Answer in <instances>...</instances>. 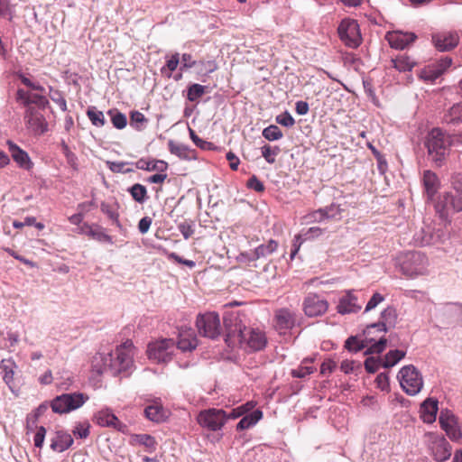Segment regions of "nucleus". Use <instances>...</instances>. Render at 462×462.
Listing matches in <instances>:
<instances>
[{
    "label": "nucleus",
    "instance_id": "obj_1",
    "mask_svg": "<svg viewBox=\"0 0 462 462\" xmlns=\"http://www.w3.org/2000/svg\"><path fill=\"white\" fill-rule=\"evenodd\" d=\"M225 341L230 347L240 346L253 351L262 350L266 343L264 333L259 329L246 328L238 313L231 312L224 316Z\"/></svg>",
    "mask_w": 462,
    "mask_h": 462
},
{
    "label": "nucleus",
    "instance_id": "obj_2",
    "mask_svg": "<svg viewBox=\"0 0 462 462\" xmlns=\"http://www.w3.org/2000/svg\"><path fill=\"white\" fill-rule=\"evenodd\" d=\"M134 346L131 341H126L117 346L115 353L106 356L99 355L103 366L98 373L110 372L112 375L127 372L133 365Z\"/></svg>",
    "mask_w": 462,
    "mask_h": 462
},
{
    "label": "nucleus",
    "instance_id": "obj_3",
    "mask_svg": "<svg viewBox=\"0 0 462 462\" xmlns=\"http://www.w3.org/2000/svg\"><path fill=\"white\" fill-rule=\"evenodd\" d=\"M253 407L252 402H247L245 405L232 409L229 412L222 409H208L201 411L197 420L201 427L208 430L217 431L221 430L226 420L236 419L250 411Z\"/></svg>",
    "mask_w": 462,
    "mask_h": 462
},
{
    "label": "nucleus",
    "instance_id": "obj_4",
    "mask_svg": "<svg viewBox=\"0 0 462 462\" xmlns=\"http://www.w3.org/2000/svg\"><path fill=\"white\" fill-rule=\"evenodd\" d=\"M425 147L431 161L438 166L444 162L451 145V137L439 128H433L427 135Z\"/></svg>",
    "mask_w": 462,
    "mask_h": 462
},
{
    "label": "nucleus",
    "instance_id": "obj_5",
    "mask_svg": "<svg viewBox=\"0 0 462 462\" xmlns=\"http://www.w3.org/2000/svg\"><path fill=\"white\" fill-rule=\"evenodd\" d=\"M399 262L402 273L408 277L414 278L428 273L429 261L420 252L404 253Z\"/></svg>",
    "mask_w": 462,
    "mask_h": 462
},
{
    "label": "nucleus",
    "instance_id": "obj_6",
    "mask_svg": "<svg viewBox=\"0 0 462 462\" xmlns=\"http://www.w3.org/2000/svg\"><path fill=\"white\" fill-rule=\"evenodd\" d=\"M88 400V396L81 393H63L55 397L51 407L53 412L63 414L75 411Z\"/></svg>",
    "mask_w": 462,
    "mask_h": 462
},
{
    "label": "nucleus",
    "instance_id": "obj_7",
    "mask_svg": "<svg viewBox=\"0 0 462 462\" xmlns=\"http://www.w3.org/2000/svg\"><path fill=\"white\" fill-rule=\"evenodd\" d=\"M402 390L409 395L418 394L423 386V380L419 370L412 365L403 366L398 374Z\"/></svg>",
    "mask_w": 462,
    "mask_h": 462
},
{
    "label": "nucleus",
    "instance_id": "obj_8",
    "mask_svg": "<svg viewBox=\"0 0 462 462\" xmlns=\"http://www.w3.org/2000/svg\"><path fill=\"white\" fill-rule=\"evenodd\" d=\"M175 350V341L172 338H162L148 345L147 355L149 359L156 363H167L171 360Z\"/></svg>",
    "mask_w": 462,
    "mask_h": 462
},
{
    "label": "nucleus",
    "instance_id": "obj_9",
    "mask_svg": "<svg viewBox=\"0 0 462 462\" xmlns=\"http://www.w3.org/2000/svg\"><path fill=\"white\" fill-rule=\"evenodd\" d=\"M364 336V339H361L357 336L349 337L345 342V348L349 352L354 353H357L365 348H367L365 352V355L380 354L385 349L387 344V339L385 337H382L378 339V341L372 344L373 341L367 340L365 334Z\"/></svg>",
    "mask_w": 462,
    "mask_h": 462
},
{
    "label": "nucleus",
    "instance_id": "obj_10",
    "mask_svg": "<svg viewBox=\"0 0 462 462\" xmlns=\"http://www.w3.org/2000/svg\"><path fill=\"white\" fill-rule=\"evenodd\" d=\"M196 326L199 335L216 339L221 334L219 316L216 312H208L197 317Z\"/></svg>",
    "mask_w": 462,
    "mask_h": 462
},
{
    "label": "nucleus",
    "instance_id": "obj_11",
    "mask_svg": "<svg viewBox=\"0 0 462 462\" xmlns=\"http://www.w3.org/2000/svg\"><path fill=\"white\" fill-rule=\"evenodd\" d=\"M340 40L349 48H357L362 42L359 25L356 20L343 19L338 25Z\"/></svg>",
    "mask_w": 462,
    "mask_h": 462
},
{
    "label": "nucleus",
    "instance_id": "obj_12",
    "mask_svg": "<svg viewBox=\"0 0 462 462\" xmlns=\"http://www.w3.org/2000/svg\"><path fill=\"white\" fill-rule=\"evenodd\" d=\"M345 209L340 205L332 203L328 207L319 208L302 217V224L315 222L334 221L343 217Z\"/></svg>",
    "mask_w": 462,
    "mask_h": 462
},
{
    "label": "nucleus",
    "instance_id": "obj_13",
    "mask_svg": "<svg viewBox=\"0 0 462 462\" xmlns=\"http://www.w3.org/2000/svg\"><path fill=\"white\" fill-rule=\"evenodd\" d=\"M436 211L440 218L446 219L449 213L462 210V194L445 192L436 204Z\"/></svg>",
    "mask_w": 462,
    "mask_h": 462
},
{
    "label": "nucleus",
    "instance_id": "obj_14",
    "mask_svg": "<svg viewBox=\"0 0 462 462\" xmlns=\"http://www.w3.org/2000/svg\"><path fill=\"white\" fill-rule=\"evenodd\" d=\"M397 314L396 310L393 307H387L381 313V320L377 323L368 325L364 330L366 339L374 341L375 338L372 337V334L377 332H387V326L393 327L395 325Z\"/></svg>",
    "mask_w": 462,
    "mask_h": 462
},
{
    "label": "nucleus",
    "instance_id": "obj_15",
    "mask_svg": "<svg viewBox=\"0 0 462 462\" xmlns=\"http://www.w3.org/2000/svg\"><path fill=\"white\" fill-rule=\"evenodd\" d=\"M439 422L441 429L445 430L452 441H459L462 439V431L458 426L457 418L451 411L448 409L441 410Z\"/></svg>",
    "mask_w": 462,
    "mask_h": 462
},
{
    "label": "nucleus",
    "instance_id": "obj_16",
    "mask_svg": "<svg viewBox=\"0 0 462 462\" xmlns=\"http://www.w3.org/2000/svg\"><path fill=\"white\" fill-rule=\"evenodd\" d=\"M24 122L27 129L35 135H42L48 130L44 116L35 107L25 109Z\"/></svg>",
    "mask_w": 462,
    "mask_h": 462
},
{
    "label": "nucleus",
    "instance_id": "obj_17",
    "mask_svg": "<svg viewBox=\"0 0 462 462\" xmlns=\"http://www.w3.org/2000/svg\"><path fill=\"white\" fill-rule=\"evenodd\" d=\"M431 42L439 51H450L458 45L459 35L456 31L439 32L432 33Z\"/></svg>",
    "mask_w": 462,
    "mask_h": 462
},
{
    "label": "nucleus",
    "instance_id": "obj_18",
    "mask_svg": "<svg viewBox=\"0 0 462 462\" xmlns=\"http://www.w3.org/2000/svg\"><path fill=\"white\" fill-rule=\"evenodd\" d=\"M95 421L101 427H110L116 430L125 433L128 427L121 422L118 418L108 408L97 411L94 417Z\"/></svg>",
    "mask_w": 462,
    "mask_h": 462
},
{
    "label": "nucleus",
    "instance_id": "obj_19",
    "mask_svg": "<svg viewBox=\"0 0 462 462\" xmlns=\"http://www.w3.org/2000/svg\"><path fill=\"white\" fill-rule=\"evenodd\" d=\"M328 302L317 294H309L303 302V310L309 317H318L328 310Z\"/></svg>",
    "mask_w": 462,
    "mask_h": 462
},
{
    "label": "nucleus",
    "instance_id": "obj_20",
    "mask_svg": "<svg viewBox=\"0 0 462 462\" xmlns=\"http://www.w3.org/2000/svg\"><path fill=\"white\" fill-rule=\"evenodd\" d=\"M363 301H360L355 294V291H348L343 295L337 304V311L340 314L356 313L362 309Z\"/></svg>",
    "mask_w": 462,
    "mask_h": 462
},
{
    "label": "nucleus",
    "instance_id": "obj_21",
    "mask_svg": "<svg viewBox=\"0 0 462 462\" xmlns=\"http://www.w3.org/2000/svg\"><path fill=\"white\" fill-rule=\"evenodd\" d=\"M430 449L436 461L444 462L451 457L452 448L443 436H434Z\"/></svg>",
    "mask_w": 462,
    "mask_h": 462
},
{
    "label": "nucleus",
    "instance_id": "obj_22",
    "mask_svg": "<svg viewBox=\"0 0 462 462\" xmlns=\"http://www.w3.org/2000/svg\"><path fill=\"white\" fill-rule=\"evenodd\" d=\"M15 99L18 103L28 107H33L32 105H36L38 107L44 108L48 104V99L40 94H32L25 90L19 88L16 92Z\"/></svg>",
    "mask_w": 462,
    "mask_h": 462
},
{
    "label": "nucleus",
    "instance_id": "obj_23",
    "mask_svg": "<svg viewBox=\"0 0 462 462\" xmlns=\"http://www.w3.org/2000/svg\"><path fill=\"white\" fill-rule=\"evenodd\" d=\"M392 48L402 50L412 43L417 36L413 32H393L386 35Z\"/></svg>",
    "mask_w": 462,
    "mask_h": 462
},
{
    "label": "nucleus",
    "instance_id": "obj_24",
    "mask_svg": "<svg viewBox=\"0 0 462 462\" xmlns=\"http://www.w3.org/2000/svg\"><path fill=\"white\" fill-rule=\"evenodd\" d=\"M403 240H409L416 246H426L435 244L439 236L438 233H402Z\"/></svg>",
    "mask_w": 462,
    "mask_h": 462
},
{
    "label": "nucleus",
    "instance_id": "obj_25",
    "mask_svg": "<svg viewBox=\"0 0 462 462\" xmlns=\"http://www.w3.org/2000/svg\"><path fill=\"white\" fill-rule=\"evenodd\" d=\"M176 348L185 352L192 351L198 346V339L191 328L181 329L179 332V339L175 343Z\"/></svg>",
    "mask_w": 462,
    "mask_h": 462
},
{
    "label": "nucleus",
    "instance_id": "obj_26",
    "mask_svg": "<svg viewBox=\"0 0 462 462\" xmlns=\"http://www.w3.org/2000/svg\"><path fill=\"white\" fill-rule=\"evenodd\" d=\"M6 145L8 146L12 158L21 168L30 170L32 167V162L25 151L22 150L16 143L10 140L6 142Z\"/></svg>",
    "mask_w": 462,
    "mask_h": 462
},
{
    "label": "nucleus",
    "instance_id": "obj_27",
    "mask_svg": "<svg viewBox=\"0 0 462 462\" xmlns=\"http://www.w3.org/2000/svg\"><path fill=\"white\" fill-rule=\"evenodd\" d=\"M74 440L71 435L64 430H57L51 439V448L55 452H63L69 448Z\"/></svg>",
    "mask_w": 462,
    "mask_h": 462
},
{
    "label": "nucleus",
    "instance_id": "obj_28",
    "mask_svg": "<svg viewBox=\"0 0 462 462\" xmlns=\"http://www.w3.org/2000/svg\"><path fill=\"white\" fill-rule=\"evenodd\" d=\"M143 412L149 420L156 423L162 422L168 418V411L157 402L146 406Z\"/></svg>",
    "mask_w": 462,
    "mask_h": 462
},
{
    "label": "nucleus",
    "instance_id": "obj_29",
    "mask_svg": "<svg viewBox=\"0 0 462 462\" xmlns=\"http://www.w3.org/2000/svg\"><path fill=\"white\" fill-rule=\"evenodd\" d=\"M278 247V243L275 240L270 239L267 245H260L251 254H242V256H246L248 261H255L260 258L267 257L272 254Z\"/></svg>",
    "mask_w": 462,
    "mask_h": 462
},
{
    "label": "nucleus",
    "instance_id": "obj_30",
    "mask_svg": "<svg viewBox=\"0 0 462 462\" xmlns=\"http://www.w3.org/2000/svg\"><path fill=\"white\" fill-rule=\"evenodd\" d=\"M420 410L424 422L431 423L435 421L438 412V401L428 398L422 402Z\"/></svg>",
    "mask_w": 462,
    "mask_h": 462
},
{
    "label": "nucleus",
    "instance_id": "obj_31",
    "mask_svg": "<svg viewBox=\"0 0 462 462\" xmlns=\"http://www.w3.org/2000/svg\"><path fill=\"white\" fill-rule=\"evenodd\" d=\"M422 180L428 198L432 199L439 187L437 175L430 171H425L423 173Z\"/></svg>",
    "mask_w": 462,
    "mask_h": 462
},
{
    "label": "nucleus",
    "instance_id": "obj_32",
    "mask_svg": "<svg viewBox=\"0 0 462 462\" xmlns=\"http://www.w3.org/2000/svg\"><path fill=\"white\" fill-rule=\"evenodd\" d=\"M135 166L137 169L144 170L147 171H165L168 168V164L160 160L154 161H145L143 159H140L135 162Z\"/></svg>",
    "mask_w": 462,
    "mask_h": 462
},
{
    "label": "nucleus",
    "instance_id": "obj_33",
    "mask_svg": "<svg viewBox=\"0 0 462 462\" xmlns=\"http://www.w3.org/2000/svg\"><path fill=\"white\" fill-rule=\"evenodd\" d=\"M263 417V412L260 410H255L253 412L245 415L236 425L237 430H244L255 425Z\"/></svg>",
    "mask_w": 462,
    "mask_h": 462
},
{
    "label": "nucleus",
    "instance_id": "obj_34",
    "mask_svg": "<svg viewBox=\"0 0 462 462\" xmlns=\"http://www.w3.org/2000/svg\"><path fill=\"white\" fill-rule=\"evenodd\" d=\"M168 148L171 153L178 156L180 159L189 160L191 158V150L185 144L179 143L173 140L168 142Z\"/></svg>",
    "mask_w": 462,
    "mask_h": 462
},
{
    "label": "nucleus",
    "instance_id": "obj_35",
    "mask_svg": "<svg viewBox=\"0 0 462 462\" xmlns=\"http://www.w3.org/2000/svg\"><path fill=\"white\" fill-rule=\"evenodd\" d=\"M277 326L280 329H287L293 326L294 317L288 310L282 309L276 313Z\"/></svg>",
    "mask_w": 462,
    "mask_h": 462
},
{
    "label": "nucleus",
    "instance_id": "obj_36",
    "mask_svg": "<svg viewBox=\"0 0 462 462\" xmlns=\"http://www.w3.org/2000/svg\"><path fill=\"white\" fill-rule=\"evenodd\" d=\"M405 356V352L402 350H391L385 356L383 362L384 368H390L395 365L400 360Z\"/></svg>",
    "mask_w": 462,
    "mask_h": 462
},
{
    "label": "nucleus",
    "instance_id": "obj_37",
    "mask_svg": "<svg viewBox=\"0 0 462 462\" xmlns=\"http://www.w3.org/2000/svg\"><path fill=\"white\" fill-rule=\"evenodd\" d=\"M393 67L399 71H409L414 67L415 62L405 55L397 56L393 60Z\"/></svg>",
    "mask_w": 462,
    "mask_h": 462
},
{
    "label": "nucleus",
    "instance_id": "obj_38",
    "mask_svg": "<svg viewBox=\"0 0 462 462\" xmlns=\"http://www.w3.org/2000/svg\"><path fill=\"white\" fill-rule=\"evenodd\" d=\"M107 115L111 118V122L116 129H124L127 125V118L125 114L119 112L117 109H110Z\"/></svg>",
    "mask_w": 462,
    "mask_h": 462
},
{
    "label": "nucleus",
    "instance_id": "obj_39",
    "mask_svg": "<svg viewBox=\"0 0 462 462\" xmlns=\"http://www.w3.org/2000/svg\"><path fill=\"white\" fill-rule=\"evenodd\" d=\"M87 116L92 125L97 127L104 126L106 124L105 116L102 111H99L95 106H90L87 110Z\"/></svg>",
    "mask_w": 462,
    "mask_h": 462
},
{
    "label": "nucleus",
    "instance_id": "obj_40",
    "mask_svg": "<svg viewBox=\"0 0 462 462\" xmlns=\"http://www.w3.org/2000/svg\"><path fill=\"white\" fill-rule=\"evenodd\" d=\"M134 440L139 444L144 446L149 451H153L156 448L155 439L148 434H137L134 435Z\"/></svg>",
    "mask_w": 462,
    "mask_h": 462
},
{
    "label": "nucleus",
    "instance_id": "obj_41",
    "mask_svg": "<svg viewBox=\"0 0 462 462\" xmlns=\"http://www.w3.org/2000/svg\"><path fill=\"white\" fill-rule=\"evenodd\" d=\"M205 86L194 83L188 88L187 98L191 102H196L205 94Z\"/></svg>",
    "mask_w": 462,
    "mask_h": 462
},
{
    "label": "nucleus",
    "instance_id": "obj_42",
    "mask_svg": "<svg viewBox=\"0 0 462 462\" xmlns=\"http://www.w3.org/2000/svg\"><path fill=\"white\" fill-rule=\"evenodd\" d=\"M262 134L268 141H276L283 136L281 129L275 125H271L265 127L263 130Z\"/></svg>",
    "mask_w": 462,
    "mask_h": 462
},
{
    "label": "nucleus",
    "instance_id": "obj_43",
    "mask_svg": "<svg viewBox=\"0 0 462 462\" xmlns=\"http://www.w3.org/2000/svg\"><path fill=\"white\" fill-rule=\"evenodd\" d=\"M439 71V70H438L432 64H430L421 69L420 77L425 81L434 82L441 76Z\"/></svg>",
    "mask_w": 462,
    "mask_h": 462
},
{
    "label": "nucleus",
    "instance_id": "obj_44",
    "mask_svg": "<svg viewBox=\"0 0 462 462\" xmlns=\"http://www.w3.org/2000/svg\"><path fill=\"white\" fill-rule=\"evenodd\" d=\"M133 199L139 202L143 203L146 199L147 190L146 188L143 185L141 184H134L129 189Z\"/></svg>",
    "mask_w": 462,
    "mask_h": 462
},
{
    "label": "nucleus",
    "instance_id": "obj_45",
    "mask_svg": "<svg viewBox=\"0 0 462 462\" xmlns=\"http://www.w3.org/2000/svg\"><path fill=\"white\" fill-rule=\"evenodd\" d=\"M280 151L278 146L272 147L265 144L262 147V156L268 163L272 164L275 162V157L279 154Z\"/></svg>",
    "mask_w": 462,
    "mask_h": 462
},
{
    "label": "nucleus",
    "instance_id": "obj_46",
    "mask_svg": "<svg viewBox=\"0 0 462 462\" xmlns=\"http://www.w3.org/2000/svg\"><path fill=\"white\" fill-rule=\"evenodd\" d=\"M101 211L106 214L112 221L116 223V226L120 227L118 223V213H117V205L116 204H108L103 202L101 204Z\"/></svg>",
    "mask_w": 462,
    "mask_h": 462
},
{
    "label": "nucleus",
    "instance_id": "obj_47",
    "mask_svg": "<svg viewBox=\"0 0 462 462\" xmlns=\"http://www.w3.org/2000/svg\"><path fill=\"white\" fill-rule=\"evenodd\" d=\"M34 226L37 229H43L44 226L42 223H35V218L32 217H27L24 218V221L14 220L12 222V226L15 229L23 228V226Z\"/></svg>",
    "mask_w": 462,
    "mask_h": 462
},
{
    "label": "nucleus",
    "instance_id": "obj_48",
    "mask_svg": "<svg viewBox=\"0 0 462 462\" xmlns=\"http://www.w3.org/2000/svg\"><path fill=\"white\" fill-rule=\"evenodd\" d=\"M143 123H147V119L139 111H133L130 115V125L136 130L140 131L143 128Z\"/></svg>",
    "mask_w": 462,
    "mask_h": 462
},
{
    "label": "nucleus",
    "instance_id": "obj_49",
    "mask_svg": "<svg viewBox=\"0 0 462 462\" xmlns=\"http://www.w3.org/2000/svg\"><path fill=\"white\" fill-rule=\"evenodd\" d=\"M13 364H11L9 361H5L3 360L1 362V368L3 369L4 371V375H3V379L5 381V383L11 388V383H13V380H14V371H13Z\"/></svg>",
    "mask_w": 462,
    "mask_h": 462
},
{
    "label": "nucleus",
    "instance_id": "obj_50",
    "mask_svg": "<svg viewBox=\"0 0 462 462\" xmlns=\"http://www.w3.org/2000/svg\"><path fill=\"white\" fill-rule=\"evenodd\" d=\"M340 369L345 374L354 373L358 369H361V364L356 361L344 360L340 365Z\"/></svg>",
    "mask_w": 462,
    "mask_h": 462
},
{
    "label": "nucleus",
    "instance_id": "obj_51",
    "mask_svg": "<svg viewBox=\"0 0 462 462\" xmlns=\"http://www.w3.org/2000/svg\"><path fill=\"white\" fill-rule=\"evenodd\" d=\"M189 135H190V138L191 140L193 141V143L199 148L201 149H204V150H209L211 149V146L213 145L211 143L209 142H207V141H204L202 140L201 138H199L194 130H192L191 128H189Z\"/></svg>",
    "mask_w": 462,
    "mask_h": 462
},
{
    "label": "nucleus",
    "instance_id": "obj_52",
    "mask_svg": "<svg viewBox=\"0 0 462 462\" xmlns=\"http://www.w3.org/2000/svg\"><path fill=\"white\" fill-rule=\"evenodd\" d=\"M60 145H61L62 152L65 155L68 163L70 166L75 167L77 160H78L77 156L75 155V153H73L70 151L69 147L68 146V144L64 141L61 142Z\"/></svg>",
    "mask_w": 462,
    "mask_h": 462
},
{
    "label": "nucleus",
    "instance_id": "obj_53",
    "mask_svg": "<svg viewBox=\"0 0 462 462\" xmlns=\"http://www.w3.org/2000/svg\"><path fill=\"white\" fill-rule=\"evenodd\" d=\"M276 122L285 127H291L295 124L294 118L289 112H284L275 118Z\"/></svg>",
    "mask_w": 462,
    "mask_h": 462
},
{
    "label": "nucleus",
    "instance_id": "obj_54",
    "mask_svg": "<svg viewBox=\"0 0 462 462\" xmlns=\"http://www.w3.org/2000/svg\"><path fill=\"white\" fill-rule=\"evenodd\" d=\"M89 427L90 426L88 423H79L74 428L72 433L74 434L75 437L86 439L89 435Z\"/></svg>",
    "mask_w": 462,
    "mask_h": 462
},
{
    "label": "nucleus",
    "instance_id": "obj_55",
    "mask_svg": "<svg viewBox=\"0 0 462 462\" xmlns=\"http://www.w3.org/2000/svg\"><path fill=\"white\" fill-rule=\"evenodd\" d=\"M383 300H384V297L381 293L375 292L372 296V298L368 300V302L365 306V312H368V311L374 310Z\"/></svg>",
    "mask_w": 462,
    "mask_h": 462
},
{
    "label": "nucleus",
    "instance_id": "obj_56",
    "mask_svg": "<svg viewBox=\"0 0 462 462\" xmlns=\"http://www.w3.org/2000/svg\"><path fill=\"white\" fill-rule=\"evenodd\" d=\"M381 360L375 357H367L365 361V368L369 374H374L378 370Z\"/></svg>",
    "mask_w": 462,
    "mask_h": 462
},
{
    "label": "nucleus",
    "instance_id": "obj_57",
    "mask_svg": "<svg viewBox=\"0 0 462 462\" xmlns=\"http://www.w3.org/2000/svg\"><path fill=\"white\" fill-rule=\"evenodd\" d=\"M247 187L251 189L257 191V192H263L264 190L263 183L255 175H253L247 180Z\"/></svg>",
    "mask_w": 462,
    "mask_h": 462
},
{
    "label": "nucleus",
    "instance_id": "obj_58",
    "mask_svg": "<svg viewBox=\"0 0 462 462\" xmlns=\"http://www.w3.org/2000/svg\"><path fill=\"white\" fill-rule=\"evenodd\" d=\"M179 63H180V54L175 53V54L171 55V58L167 60L166 67H163L162 69V73H164L166 68L170 72L174 71L177 69Z\"/></svg>",
    "mask_w": 462,
    "mask_h": 462
},
{
    "label": "nucleus",
    "instance_id": "obj_59",
    "mask_svg": "<svg viewBox=\"0 0 462 462\" xmlns=\"http://www.w3.org/2000/svg\"><path fill=\"white\" fill-rule=\"evenodd\" d=\"M46 435V429L43 426L38 428L37 432L34 435V446L36 448H42Z\"/></svg>",
    "mask_w": 462,
    "mask_h": 462
},
{
    "label": "nucleus",
    "instance_id": "obj_60",
    "mask_svg": "<svg viewBox=\"0 0 462 462\" xmlns=\"http://www.w3.org/2000/svg\"><path fill=\"white\" fill-rule=\"evenodd\" d=\"M452 64V59L449 57L442 58L437 63H433L432 65L439 70V74L442 75Z\"/></svg>",
    "mask_w": 462,
    "mask_h": 462
},
{
    "label": "nucleus",
    "instance_id": "obj_61",
    "mask_svg": "<svg viewBox=\"0 0 462 462\" xmlns=\"http://www.w3.org/2000/svg\"><path fill=\"white\" fill-rule=\"evenodd\" d=\"M90 239L96 240L102 244H112V237L106 233H88Z\"/></svg>",
    "mask_w": 462,
    "mask_h": 462
},
{
    "label": "nucleus",
    "instance_id": "obj_62",
    "mask_svg": "<svg viewBox=\"0 0 462 462\" xmlns=\"http://www.w3.org/2000/svg\"><path fill=\"white\" fill-rule=\"evenodd\" d=\"M313 372L312 367L310 366H300L291 371V374L293 377L297 378H304L307 375L310 374Z\"/></svg>",
    "mask_w": 462,
    "mask_h": 462
},
{
    "label": "nucleus",
    "instance_id": "obj_63",
    "mask_svg": "<svg viewBox=\"0 0 462 462\" xmlns=\"http://www.w3.org/2000/svg\"><path fill=\"white\" fill-rule=\"evenodd\" d=\"M451 184L456 193L462 194V173H456L451 178Z\"/></svg>",
    "mask_w": 462,
    "mask_h": 462
},
{
    "label": "nucleus",
    "instance_id": "obj_64",
    "mask_svg": "<svg viewBox=\"0 0 462 462\" xmlns=\"http://www.w3.org/2000/svg\"><path fill=\"white\" fill-rule=\"evenodd\" d=\"M337 364L334 361L326 360L322 363L320 366V373L322 374H329L335 370Z\"/></svg>",
    "mask_w": 462,
    "mask_h": 462
}]
</instances>
